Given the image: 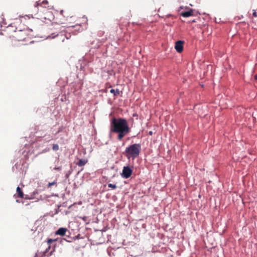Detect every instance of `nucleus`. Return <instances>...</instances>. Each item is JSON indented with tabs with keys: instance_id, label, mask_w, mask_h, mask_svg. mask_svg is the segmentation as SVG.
Returning <instances> with one entry per match:
<instances>
[{
	"instance_id": "nucleus-1",
	"label": "nucleus",
	"mask_w": 257,
	"mask_h": 257,
	"mask_svg": "<svg viewBox=\"0 0 257 257\" xmlns=\"http://www.w3.org/2000/svg\"><path fill=\"white\" fill-rule=\"evenodd\" d=\"M110 131L117 134V139L121 141L131 132L128 122L123 118H113L110 122Z\"/></svg>"
},
{
	"instance_id": "nucleus-2",
	"label": "nucleus",
	"mask_w": 257,
	"mask_h": 257,
	"mask_svg": "<svg viewBox=\"0 0 257 257\" xmlns=\"http://www.w3.org/2000/svg\"><path fill=\"white\" fill-rule=\"evenodd\" d=\"M62 28L63 27L58 24H52L49 28L52 32H50L51 36L48 37L52 38L56 37L62 42H64L65 39H69L71 37L70 33H67L64 30H62Z\"/></svg>"
},
{
	"instance_id": "nucleus-3",
	"label": "nucleus",
	"mask_w": 257,
	"mask_h": 257,
	"mask_svg": "<svg viewBox=\"0 0 257 257\" xmlns=\"http://www.w3.org/2000/svg\"><path fill=\"white\" fill-rule=\"evenodd\" d=\"M33 36L34 34L32 30L27 29L15 31V34L13 37L15 40L22 41L26 40L27 39L31 38Z\"/></svg>"
},
{
	"instance_id": "nucleus-4",
	"label": "nucleus",
	"mask_w": 257,
	"mask_h": 257,
	"mask_svg": "<svg viewBox=\"0 0 257 257\" xmlns=\"http://www.w3.org/2000/svg\"><path fill=\"white\" fill-rule=\"evenodd\" d=\"M141 150V146L139 144H134L126 148L125 153L127 159L132 158L133 160L138 157Z\"/></svg>"
},
{
	"instance_id": "nucleus-5",
	"label": "nucleus",
	"mask_w": 257,
	"mask_h": 257,
	"mask_svg": "<svg viewBox=\"0 0 257 257\" xmlns=\"http://www.w3.org/2000/svg\"><path fill=\"white\" fill-rule=\"evenodd\" d=\"M61 15L64 17V20L61 21L62 24L66 23L68 21L69 18H72L74 16L71 12L69 10H61L60 12Z\"/></svg>"
},
{
	"instance_id": "nucleus-6",
	"label": "nucleus",
	"mask_w": 257,
	"mask_h": 257,
	"mask_svg": "<svg viewBox=\"0 0 257 257\" xmlns=\"http://www.w3.org/2000/svg\"><path fill=\"white\" fill-rule=\"evenodd\" d=\"M55 247V246H54ZM50 249V246H48V247L46 249V250L44 251L39 252L38 251L35 256V257H48V256H50L52 254L53 252L55 251V247L53 249L52 251H50V253H48L49 250Z\"/></svg>"
},
{
	"instance_id": "nucleus-7",
	"label": "nucleus",
	"mask_w": 257,
	"mask_h": 257,
	"mask_svg": "<svg viewBox=\"0 0 257 257\" xmlns=\"http://www.w3.org/2000/svg\"><path fill=\"white\" fill-rule=\"evenodd\" d=\"M133 170L128 166H124L123 168L121 176L123 178L127 179L131 176Z\"/></svg>"
},
{
	"instance_id": "nucleus-8",
	"label": "nucleus",
	"mask_w": 257,
	"mask_h": 257,
	"mask_svg": "<svg viewBox=\"0 0 257 257\" xmlns=\"http://www.w3.org/2000/svg\"><path fill=\"white\" fill-rule=\"evenodd\" d=\"M184 43L182 41H178L175 43V48L177 52L181 53L183 51Z\"/></svg>"
},
{
	"instance_id": "nucleus-9",
	"label": "nucleus",
	"mask_w": 257,
	"mask_h": 257,
	"mask_svg": "<svg viewBox=\"0 0 257 257\" xmlns=\"http://www.w3.org/2000/svg\"><path fill=\"white\" fill-rule=\"evenodd\" d=\"M53 15L51 12L46 11V13L44 14V16L42 18L45 20H48L51 21L53 19Z\"/></svg>"
},
{
	"instance_id": "nucleus-10",
	"label": "nucleus",
	"mask_w": 257,
	"mask_h": 257,
	"mask_svg": "<svg viewBox=\"0 0 257 257\" xmlns=\"http://www.w3.org/2000/svg\"><path fill=\"white\" fill-rule=\"evenodd\" d=\"M67 229L66 228L61 227L59 228L55 232L56 235H59L60 236H64L65 235Z\"/></svg>"
},
{
	"instance_id": "nucleus-11",
	"label": "nucleus",
	"mask_w": 257,
	"mask_h": 257,
	"mask_svg": "<svg viewBox=\"0 0 257 257\" xmlns=\"http://www.w3.org/2000/svg\"><path fill=\"white\" fill-rule=\"evenodd\" d=\"M193 10H190L188 11L182 12L181 14V16L184 18L189 17L190 16H193Z\"/></svg>"
},
{
	"instance_id": "nucleus-12",
	"label": "nucleus",
	"mask_w": 257,
	"mask_h": 257,
	"mask_svg": "<svg viewBox=\"0 0 257 257\" xmlns=\"http://www.w3.org/2000/svg\"><path fill=\"white\" fill-rule=\"evenodd\" d=\"M48 4V2L47 1H46V0L43 1L41 3L37 2L36 4L35 5V7L39 8L40 7H41V8H46V5H47Z\"/></svg>"
},
{
	"instance_id": "nucleus-13",
	"label": "nucleus",
	"mask_w": 257,
	"mask_h": 257,
	"mask_svg": "<svg viewBox=\"0 0 257 257\" xmlns=\"http://www.w3.org/2000/svg\"><path fill=\"white\" fill-rule=\"evenodd\" d=\"M17 197L23 198L24 197V194L20 187L17 188Z\"/></svg>"
},
{
	"instance_id": "nucleus-14",
	"label": "nucleus",
	"mask_w": 257,
	"mask_h": 257,
	"mask_svg": "<svg viewBox=\"0 0 257 257\" xmlns=\"http://www.w3.org/2000/svg\"><path fill=\"white\" fill-rule=\"evenodd\" d=\"M87 162V160L85 159H80L77 163V165L79 166H84Z\"/></svg>"
},
{
	"instance_id": "nucleus-15",
	"label": "nucleus",
	"mask_w": 257,
	"mask_h": 257,
	"mask_svg": "<svg viewBox=\"0 0 257 257\" xmlns=\"http://www.w3.org/2000/svg\"><path fill=\"white\" fill-rule=\"evenodd\" d=\"M110 92V93H113L114 96H116L119 94V90L118 89L116 90L111 89Z\"/></svg>"
},
{
	"instance_id": "nucleus-16",
	"label": "nucleus",
	"mask_w": 257,
	"mask_h": 257,
	"mask_svg": "<svg viewBox=\"0 0 257 257\" xmlns=\"http://www.w3.org/2000/svg\"><path fill=\"white\" fill-rule=\"evenodd\" d=\"M57 240L56 239H51V238H49L47 241V243L48 244L49 246H50L51 247V244L54 242V241H56Z\"/></svg>"
},
{
	"instance_id": "nucleus-17",
	"label": "nucleus",
	"mask_w": 257,
	"mask_h": 257,
	"mask_svg": "<svg viewBox=\"0 0 257 257\" xmlns=\"http://www.w3.org/2000/svg\"><path fill=\"white\" fill-rule=\"evenodd\" d=\"M53 150L56 151L59 150V146L57 144H54L53 146Z\"/></svg>"
},
{
	"instance_id": "nucleus-18",
	"label": "nucleus",
	"mask_w": 257,
	"mask_h": 257,
	"mask_svg": "<svg viewBox=\"0 0 257 257\" xmlns=\"http://www.w3.org/2000/svg\"><path fill=\"white\" fill-rule=\"evenodd\" d=\"M108 187H109V188H111L113 189H115L116 188V186L114 184H108Z\"/></svg>"
},
{
	"instance_id": "nucleus-19",
	"label": "nucleus",
	"mask_w": 257,
	"mask_h": 257,
	"mask_svg": "<svg viewBox=\"0 0 257 257\" xmlns=\"http://www.w3.org/2000/svg\"><path fill=\"white\" fill-rule=\"evenodd\" d=\"M56 184V182L55 181H54V182H52V183H49L48 184V187H51L52 185H55V184Z\"/></svg>"
},
{
	"instance_id": "nucleus-20",
	"label": "nucleus",
	"mask_w": 257,
	"mask_h": 257,
	"mask_svg": "<svg viewBox=\"0 0 257 257\" xmlns=\"http://www.w3.org/2000/svg\"><path fill=\"white\" fill-rule=\"evenodd\" d=\"M253 16L255 17H257V12L255 10H253Z\"/></svg>"
},
{
	"instance_id": "nucleus-21",
	"label": "nucleus",
	"mask_w": 257,
	"mask_h": 257,
	"mask_svg": "<svg viewBox=\"0 0 257 257\" xmlns=\"http://www.w3.org/2000/svg\"><path fill=\"white\" fill-rule=\"evenodd\" d=\"M254 78L255 80H257V74L254 75Z\"/></svg>"
},
{
	"instance_id": "nucleus-22",
	"label": "nucleus",
	"mask_w": 257,
	"mask_h": 257,
	"mask_svg": "<svg viewBox=\"0 0 257 257\" xmlns=\"http://www.w3.org/2000/svg\"><path fill=\"white\" fill-rule=\"evenodd\" d=\"M149 134H150V135H152V132L150 131V132H149Z\"/></svg>"
},
{
	"instance_id": "nucleus-23",
	"label": "nucleus",
	"mask_w": 257,
	"mask_h": 257,
	"mask_svg": "<svg viewBox=\"0 0 257 257\" xmlns=\"http://www.w3.org/2000/svg\"><path fill=\"white\" fill-rule=\"evenodd\" d=\"M83 19H84L85 20H86V18H83Z\"/></svg>"
},
{
	"instance_id": "nucleus-24",
	"label": "nucleus",
	"mask_w": 257,
	"mask_h": 257,
	"mask_svg": "<svg viewBox=\"0 0 257 257\" xmlns=\"http://www.w3.org/2000/svg\"><path fill=\"white\" fill-rule=\"evenodd\" d=\"M69 27H74V26H69Z\"/></svg>"
},
{
	"instance_id": "nucleus-25",
	"label": "nucleus",
	"mask_w": 257,
	"mask_h": 257,
	"mask_svg": "<svg viewBox=\"0 0 257 257\" xmlns=\"http://www.w3.org/2000/svg\"><path fill=\"white\" fill-rule=\"evenodd\" d=\"M25 198L27 199V198H28L27 197H26V196Z\"/></svg>"
}]
</instances>
